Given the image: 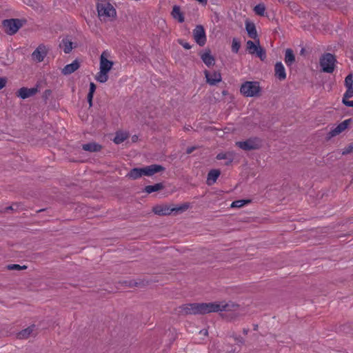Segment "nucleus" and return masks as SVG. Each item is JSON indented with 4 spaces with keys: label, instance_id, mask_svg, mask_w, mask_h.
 I'll list each match as a JSON object with an SVG mask.
<instances>
[{
    "label": "nucleus",
    "instance_id": "f257e3e1",
    "mask_svg": "<svg viewBox=\"0 0 353 353\" xmlns=\"http://www.w3.org/2000/svg\"><path fill=\"white\" fill-rule=\"evenodd\" d=\"M236 305L234 304L221 303H188L183 305L180 308V312L185 314H205L219 311H229L234 310Z\"/></svg>",
    "mask_w": 353,
    "mask_h": 353
},
{
    "label": "nucleus",
    "instance_id": "f03ea898",
    "mask_svg": "<svg viewBox=\"0 0 353 353\" xmlns=\"http://www.w3.org/2000/svg\"><path fill=\"white\" fill-rule=\"evenodd\" d=\"M164 170V168L160 165L153 164L143 168H135L132 169L127 176L132 179H137L142 176H152L153 174Z\"/></svg>",
    "mask_w": 353,
    "mask_h": 353
},
{
    "label": "nucleus",
    "instance_id": "7ed1b4c3",
    "mask_svg": "<svg viewBox=\"0 0 353 353\" xmlns=\"http://www.w3.org/2000/svg\"><path fill=\"white\" fill-rule=\"evenodd\" d=\"M26 20L19 19H9L2 21V26L4 32L9 34L13 35L25 24Z\"/></svg>",
    "mask_w": 353,
    "mask_h": 353
},
{
    "label": "nucleus",
    "instance_id": "20e7f679",
    "mask_svg": "<svg viewBox=\"0 0 353 353\" xmlns=\"http://www.w3.org/2000/svg\"><path fill=\"white\" fill-rule=\"evenodd\" d=\"M336 60L335 56L331 53L323 54L320 58V66L323 72L332 73L334 70Z\"/></svg>",
    "mask_w": 353,
    "mask_h": 353
},
{
    "label": "nucleus",
    "instance_id": "39448f33",
    "mask_svg": "<svg viewBox=\"0 0 353 353\" xmlns=\"http://www.w3.org/2000/svg\"><path fill=\"white\" fill-rule=\"evenodd\" d=\"M97 9L98 12V15L100 18H114L116 17V10L109 2L103 1L101 3H98L97 5Z\"/></svg>",
    "mask_w": 353,
    "mask_h": 353
},
{
    "label": "nucleus",
    "instance_id": "423d86ee",
    "mask_svg": "<svg viewBox=\"0 0 353 353\" xmlns=\"http://www.w3.org/2000/svg\"><path fill=\"white\" fill-rule=\"evenodd\" d=\"M188 204H183L176 208H171L168 205H157L153 208V212L154 214L164 216L169 215L172 212H183L188 208Z\"/></svg>",
    "mask_w": 353,
    "mask_h": 353
},
{
    "label": "nucleus",
    "instance_id": "0eeeda50",
    "mask_svg": "<svg viewBox=\"0 0 353 353\" xmlns=\"http://www.w3.org/2000/svg\"><path fill=\"white\" fill-rule=\"evenodd\" d=\"M193 37L196 43L203 46L206 43V36L204 28L201 25H197L193 30Z\"/></svg>",
    "mask_w": 353,
    "mask_h": 353
},
{
    "label": "nucleus",
    "instance_id": "6e6552de",
    "mask_svg": "<svg viewBox=\"0 0 353 353\" xmlns=\"http://www.w3.org/2000/svg\"><path fill=\"white\" fill-rule=\"evenodd\" d=\"M236 145L241 149L248 151L258 149L260 146V142L256 139H249L244 141H237Z\"/></svg>",
    "mask_w": 353,
    "mask_h": 353
},
{
    "label": "nucleus",
    "instance_id": "1a4fd4ad",
    "mask_svg": "<svg viewBox=\"0 0 353 353\" xmlns=\"http://www.w3.org/2000/svg\"><path fill=\"white\" fill-rule=\"evenodd\" d=\"M48 49L44 44H40L36 50L32 52V59L37 61L38 62H41L43 61L44 57L47 55Z\"/></svg>",
    "mask_w": 353,
    "mask_h": 353
},
{
    "label": "nucleus",
    "instance_id": "9d476101",
    "mask_svg": "<svg viewBox=\"0 0 353 353\" xmlns=\"http://www.w3.org/2000/svg\"><path fill=\"white\" fill-rule=\"evenodd\" d=\"M205 75L207 82L212 86L216 85V83L221 81V75L220 72H214L211 73L208 70H205Z\"/></svg>",
    "mask_w": 353,
    "mask_h": 353
},
{
    "label": "nucleus",
    "instance_id": "9b49d317",
    "mask_svg": "<svg viewBox=\"0 0 353 353\" xmlns=\"http://www.w3.org/2000/svg\"><path fill=\"white\" fill-rule=\"evenodd\" d=\"M106 52H103L100 57V70L108 72L113 65V62L109 61L105 56Z\"/></svg>",
    "mask_w": 353,
    "mask_h": 353
},
{
    "label": "nucleus",
    "instance_id": "f8f14e48",
    "mask_svg": "<svg viewBox=\"0 0 353 353\" xmlns=\"http://www.w3.org/2000/svg\"><path fill=\"white\" fill-rule=\"evenodd\" d=\"M350 121L351 119H346L341 122V123H339L336 128H334L330 131V136L335 137L341 133L342 132H343L345 129L347 128Z\"/></svg>",
    "mask_w": 353,
    "mask_h": 353
},
{
    "label": "nucleus",
    "instance_id": "ddd939ff",
    "mask_svg": "<svg viewBox=\"0 0 353 353\" xmlns=\"http://www.w3.org/2000/svg\"><path fill=\"white\" fill-rule=\"evenodd\" d=\"M245 29L249 37L253 39L256 41L257 40L258 35L254 23L249 21L248 20H246Z\"/></svg>",
    "mask_w": 353,
    "mask_h": 353
},
{
    "label": "nucleus",
    "instance_id": "4468645a",
    "mask_svg": "<svg viewBox=\"0 0 353 353\" xmlns=\"http://www.w3.org/2000/svg\"><path fill=\"white\" fill-rule=\"evenodd\" d=\"M201 59L208 67L215 64L214 57L211 54V52L209 49L206 50L205 52L201 55Z\"/></svg>",
    "mask_w": 353,
    "mask_h": 353
},
{
    "label": "nucleus",
    "instance_id": "2eb2a0df",
    "mask_svg": "<svg viewBox=\"0 0 353 353\" xmlns=\"http://www.w3.org/2000/svg\"><path fill=\"white\" fill-rule=\"evenodd\" d=\"M275 77L279 80H283L286 77L285 70L281 62H277L274 65Z\"/></svg>",
    "mask_w": 353,
    "mask_h": 353
},
{
    "label": "nucleus",
    "instance_id": "dca6fc26",
    "mask_svg": "<svg viewBox=\"0 0 353 353\" xmlns=\"http://www.w3.org/2000/svg\"><path fill=\"white\" fill-rule=\"evenodd\" d=\"M79 66V62L77 60H74L72 63L66 65L62 69V73L65 75L70 74L76 71Z\"/></svg>",
    "mask_w": 353,
    "mask_h": 353
},
{
    "label": "nucleus",
    "instance_id": "f3484780",
    "mask_svg": "<svg viewBox=\"0 0 353 353\" xmlns=\"http://www.w3.org/2000/svg\"><path fill=\"white\" fill-rule=\"evenodd\" d=\"M59 47L65 54H69L73 48V43L68 38H63L59 43Z\"/></svg>",
    "mask_w": 353,
    "mask_h": 353
},
{
    "label": "nucleus",
    "instance_id": "a211bd4d",
    "mask_svg": "<svg viewBox=\"0 0 353 353\" xmlns=\"http://www.w3.org/2000/svg\"><path fill=\"white\" fill-rule=\"evenodd\" d=\"M221 172L219 170H211L208 174L207 184L208 185H213L217 180Z\"/></svg>",
    "mask_w": 353,
    "mask_h": 353
},
{
    "label": "nucleus",
    "instance_id": "6ab92c4d",
    "mask_svg": "<svg viewBox=\"0 0 353 353\" xmlns=\"http://www.w3.org/2000/svg\"><path fill=\"white\" fill-rule=\"evenodd\" d=\"M171 14L172 17L175 19H177L179 22L183 23L184 21L183 14L181 11V8L179 6H174Z\"/></svg>",
    "mask_w": 353,
    "mask_h": 353
},
{
    "label": "nucleus",
    "instance_id": "aec40b11",
    "mask_svg": "<svg viewBox=\"0 0 353 353\" xmlns=\"http://www.w3.org/2000/svg\"><path fill=\"white\" fill-rule=\"evenodd\" d=\"M285 62L288 66H291L295 62V56L290 48L285 50Z\"/></svg>",
    "mask_w": 353,
    "mask_h": 353
},
{
    "label": "nucleus",
    "instance_id": "412c9836",
    "mask_svg": "<svg viewBox=\"0 0 353 353\" xmlns=\"http://www.w3.org/2000/svg\"><path fill=\"white\" fill-rule=\"evenodd\" d=\"M128 133L124 131H117L116 132L115 137L113 139V141L116 144H120L123 143L125 140H126L128 137Z\"/></svg>",
    "mask_w": 353,
    "mask_h": 353
},
{
    "label": "nucleus",
    "instance_id": "4be33fe9",
    "mask_svg": "<svg viewBox=\"0 0 353 353\" xmlns=\"http://www.w3.org/2000/svg\"><path fill=\"white\" fill-rule=\"evenodd\" d=\"M216 159L218 160H226L227 161L225 164L228 165L232 162L234 157L232 152H221L216 155Z\"/></svg>",
    "mask_w": 353,
    "mask_h": 353
},
{
    "label": "nucleus",
    "instance_id": "5701e85b",
    "mask_svg": "<svg viewBox=\"0 0 353 353\" xmlns=\"http://www.w3.org/2000/svg\"><path fill=\"white\" fill-rule=\"evenodd\" d=\"M83 150L88 152H99L102 148L101 145L96 143H88L82 145Z\"/></svg>",
    "mask_w": 353,
    "mask_h": 353
},
{
    "label": "nucleus",
    "instance_id": "b1692460",
    "mask_svg": "<svg viewBox=\"0 0 353 353\" xmlns=\"http://www.w3.org/2000/svg\"><path fill=\"white\" fill-rule=\"evenodd\" d=\"M38 90H19L17 95L21 99H26L34 95Z\"/></svg>",
    "mask_w": 353,
    "mask_h": 353
},
{
    "label": "nucleus",
    "instance_id": "393cba45",
    "mask_svg": "<svg viewBox=\"0 0 353 353\" xmlns=\"http://www.w3.org/2000/svg\"><path fill=\"white\" fill-rule=\"evenodd\" d=\"M34 328V325H32V326H30V327L21 330V332H19L18 333L17 338H19L20 339H27L30 335V334L33 332Z\"/></svg>",
    "mask_w": 353,
    "mask_h": 353
},
{
    "label": "nucleus",
    "instance_id": "a878e982",
    "mask_svg": "<svg viewBox=\"0 0 353 353\" xmlns=\"http://www.w3.org/2000/svg\"><path fill=\"white\" fill-rule=\"evenodd\" d=\"M256 43L258 45L257 50H256L255 53L258 57L260 58L261 61H264L266 59V52L264 48L260 46L259 45V39H257V40L255 41Z\"/></svg>",
    "mask_w": 353,
    "mask_h": 353
},
{
    "label": "nucleus",
    "instance_id": "bb28decb",
    "mask_svg": "<svg viewBox=\"0 0 353 353\" xmlns=\"http://www.w3.org/2000/svg\"><path fill=\"white\" fill-rule=\"evenodd\" d=\"M163 184L161 183H156L152 185L145 186V192L148 194H151L154 192H157V191H159V190L163 189Z\"/></svg>",
    "mask_w": 353,
    "mask_h": 353
},
{
    "label": "nucleus",
    "instance_id": "cd10ccee",
    "mask_svg": "<svg viewBox=\"0 0 353 353\" xmlns=\"http://www.w3.org/2000/svg\"><path fill=\"white\" fill-rule=\"evenodd\" d=\"M239 88H261L259 81H245Z\"/></svg>",
    "mask_w": 353,
    "mask_h": 353
},
{
    "label": "nucleus",
    "instance_id": "c85d7f7f",
    "mask_svg": "<svg viewBox=\"0 0 353 353\" xmlns=\"http://www.w3.org/2000/svg\"><path fill=\"white\" fill-rule=\"evenodd\" d=\"M261 90H240L241 93L245 97H256L260 94Z\"/></svg>",
    "mask_w": 353,
    "mask_h": 353
},
{
    "label": "nucleus",
    "instance_id": "c756f323",
    "mask_svg": "<svg viewBox=\"0 0 353 353\" xmlns=\"http://www.w3.org/2000/svg\"><path fill=\"white\" fill-rule=\"evenodd\" d=\"M254 12L259 16H264L265 6L264 3H259L254 8Z\"/></svg>",
    "mask_w": 353,
    "mask_h": 353
},
{
    "label": "nucleus",
    "instance_id": "7c9ffc66",
    "mask_svg": "<svg viewBox=\"0 0 353 353\" xmlns=\"http://www.w3.org/2000/svg\"><path fill=\"white\" fill-rule=\"evenodd\" d=\"M250 202V201L247 200V199L236 200L232 203L231 208H240L244 206L245 204L249 203Z\"/></svg>",
    "mask_w": 353,
    "mask_h": 353
},
{
    "label": "nucleus",
    "instance_id": "2f4dec72",
    "mask_svg": "<svg viewBox=\"0 0 353 353\" xmlns=\"http://www.w3.org/2000/svg\"><path fill=\"white\" fill-rule=\"evenodd\" d=\"M255 41H252L251 40H249L247 41L246 46L247 49L249 51V52L252 54L255 53L256 50H257L258 45L255 44Z\"/></svg>",
    "mask_w": 353,
    "mask_h": 353
},
{
    "label": "nucleus",
    "instance_id": "473e14b6",
    "mask_svg": "<svg viewBox=\"0 0 353 353\" xmlns=\"http://www.w3.org/2000/svg\"><path fill=\"white\" fill-rule=\"evenodd\" d=\"M96 79L101 82L104 83L108 80V72L100 70L98 74L96 76Z\"/></svg>",
    "mask_w": 353,
    "mask_h": 353
},
{
    "label": "nucleus",
    "instance_id": "72a5a7b5",
    "mask_svg": "<svg viewBox=\"0 0 353 353\" xmlns=\"http://www.w3.org/2000/svg\"><path fill=\"white\" fill-rule=\"evenodd\" d=\"M346 88H353V74L350 73L345 79Z\"/></svg>",
    "mask_w": 353,
    "mask_h": 353
},
{
    "label": "nucleus",
    "instance_id": "f704fd0d",
    "mask_svg": "<svg viewBox=\"0 0 353 353\" xmlns=\"http://www.w3.org/2000/svg\"><path fill=\"white\" fill-rule=\"evenodd\" d=\"M241 47V42L236 38L232 39V51L234 53H237Z\"/></svg>",
    "mask_w": 353,
    "mask_h": 353
},
{
    "label": "nucleus",
    "instance_id": "c9c22d12",
    "mask_svg": "<svg viewBox=\"0 0 353 353\" xmlns=\"http://www.w3.org/2000/svg\"><path fill=\"white\" fill-rule=\"evenodd\" d=\"M8 268L9 270H23V269H26V267L25 265L23 266H21L20 265H18V264H12V265H9L8 266Z\"/></svg>",
    "mask_w": 353,
    "mask_h": 353
},
{
    "label": "nucleus",
    "instance_id": "e433bc0d",
    "mask_svg": "<svg viewBox=\"0 0 353 353\" xmlns=\"http://www.w3.org/2000/svg\"><path fill=\"white\" fill-rule=\"evenodd\" d=\"M94 91H95V90H90V92L87 96L88 102L89 103L90 106H92V98H93Z\"/></svg>",
    "mask_w": 353,
    "mask_h": 353
},
{
    "label": "nucleus",
    "instance_id": "4c0bfd02",
    "mask_svg": "<svg viewBox=\"0 0 353 353\" xmlns=\"http://www.w3.org/2000/svg\"><path fill=\"white\" fill-rule=\"evenodd\" d=\"M178 42H179V43L180 45H181V46H182L185 49L189 50V49H190V48H192L191 45H190L189 43H188V42H186V41H183V40H182V39H179V40H178Z\"/></svg>",
    "mask_w": 353,
    "mask_h": 353
},
{
    "label": "nucleus",
    "instance_id": "58836bf2",
    "mask_svg": "<svg viewBox=\"0 0 353 353\" xmlns=\"http://www.w3.org/2000/svg\"><path fill=\"white\" fill-rule=\"evenodd\" d=\"M353 97V90H346L345 93L343 95V98H345L348 99L349 98Z\"/></svg>",
    "mask_w": 353,
    "mask_h": 353
},
{
    "label": "nucleus",
    "instance_id": "ea45409f",
    "mask_svg": "<svg viewBox=\"0 0 353 353\" xmlns=\"http://www.w3.org/2000/svg\"><path fill=\"white\" fill-rule=\"evenodd\" d=\"M7 80L6 77H0V88H3L6 85Z\"/></svg>",
    "mask_w": 353,
    "mask_h": 353
},
{
    "label": "nucleus",
    "instance_id": "a19ab883",
    "mask_svg": "<svg viewBox=\"0 0 353 353\" xmlns=\"http://www.w3.org/2000/svg\"><path fill=\"white\" fill-rule=\"evenodd\" d=\"M343 103L347 106L353 107V100L350 101L349 99L343 98Z\"/></svg>",
    "mask_w": 353,
    "mask_h": 353
},
{
    "label": "nucleus",
    "instance_id": "79ce46f5",
    "mask_svg": "<svg viewBox=\"0 0 353 353\" xmlns=\"http://www.w3.org/2000/svg\"><path fill=\"white\" fill-rule=\"evenodd\" d=\"M352 150H353V146L350 145L347 148H345L343 151V154H347L350 153V152H352Z\"/></svg>",
    "mask_w": 353,
    "mask_h": 353
},
{
    "label": "nucleus",
    "instance_id": "37998d69",
    "mask_svg": "<svg viewBox=\"0 0 353 353\" xmlns=\"http://www.w3.org/2000/svg\"><path fill=\"white\" fill-rule=\"evenodd\" d=\"M45 84L44 81H41L40 82H37L36 86L34 88L38 89L42 88Z\"/></svg>",
    "mask_w": 353,
    "mask_h": 353
},
{
    "label": "nucleus",
    "instance_id": "c03bdc74",
    "mask_svg": "<svg viewBox=\"0 0 353 353\" xmlns=\"http://www.w3.org/2000/svg\"><path fill=\"white\" fill-rule=\"evenodd\" d=\"M234 341L236 342V343L239 344V343H243V339L241 338V337H238V338H235L234 339Z\"/></svg>",
    "mask_w": 353,
    "mask_h": 353
},
{
    "label": "nucleus",
    "instance_id": "a18cd8bd",
    "mask_svg": "<svg viewBox=\"0 0 353 353\" xmlns=\"http://www.w3.org/2000/svg\"><path fill=\"white\" fill-rule=\"evenodd\" d=\"M194 147L188 148L186 152L188 154H191L194 150Z\"/></svg>",
    "mask_w": 353,
    "mask_h": 353
},
{
    "label": "nucleus",
    "instance_id": "49530a36",
    "mask_svg": "<svg viewBox=\"0 0 353 353\" xmlns=\"http://www.w3.org/2000/svg\"><path fill=\"white\" fill-rule=\"evenodd\" d=\"M138 139V137L137 135H134L132 137V142H136Z\"/></svg>",
    "mask_w": 353,
    "mask_h": 353
},
{
    "label": "nucleus",
    "instance_id": "de8ad7c7",
    "mask_svg": "<svg viewBox=\"0 0 353 353\" xmlns=\"http://www.w3.org/2000/svg\"><path fill=\"white\" fill-rule=\"evenodd\" d=\"M196 1L203 4H206L208 2V0H196Z\"/></svg>",
    "mask_w": 353,
    "mask_h": 353
},
{
    "label": "nucleus",
    "instance_id": "09e8293b",
    "mask_svg": "<svg viewBox=\"0 0 353 353\" xmlns=\"http://www.w3.org/2000/svg\"><path fill=\"white\" fill-rule=\"evenodd\" d=\"M90 88H96V85L94 83H90Z\"/></svg>",
    "mask_w": 353,
    "mask_h": 353
},
{
    "label": "nucleus",
    "instance_id": "8fccbe9b",
    "mask_svg": "<svg viewBox=\"0 0 353 353\" xmlns=\"http://www.w3.org/2000/svg\"><path fill=\"white\" fill-rule=\"evenodd\" d=\"M200 333L203 334L204 335H207L208 334V331L206 330H201V331H200Z\"/></svg>",
    "mask_w": 353,
    "mask_h": 353
},
{
    "label": "nucleus",
    "instance_id": "3c124183",
    "mask_svg": "<svg viewBox=\"0 0 353 353\" xmlns=\"http://www.w3.org/2000/svg\"><path fill=\"white\" fill-rule=\"evenodd\" d=\"M248 332V330H247V329H243V333H244L245 334H247Z\"/></svg>",
    "mask_w": 353,
    "mask_h": 353
},
{
    "label": "nucleus",
    "instance_id": "603ef678",
    "mask_svg": "<svg viewBox=\"0 0 353 353\" xmlns=\"http://www.w3.org/2000/svg\"><path fill=\"white\" fill-rule=\"evenodd\" d=\"M223 94H224V95H225V94H226V92H225V90H223Z\"/></svg>",
    "mask_w": 353,
    "mask_h": 353
}]
</instances>
